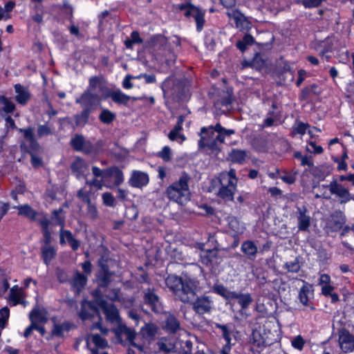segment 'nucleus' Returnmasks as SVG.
<instances>
[{
	"label": "nucleus",
	"mask_w": 354,
	"mask_h": 354,
	"mask_svg": "<svg viewBox=\"0 0 354 354\" xmlns=\"http://www.w3.org/2000/svg\"><path fill=\"white\" fill-rule=\"evenodd\" d=\"M70 329H71V324L68 322H64L61 324H55L53 326V328L52 329L51 333H50V337H63L64 332L69 331Z\"/></svg>",
	"instance_id": "obj_30"
},
{
	"label": "nucleus",
	"mask_w": 354,
	"mask_h": 354,
	"mask_svg": "<svg viewBox=\"0 0 354 354\" xmlns=\"http://www.w3.org/2000/svg\"><path fill=\"white\" fill-rule=\"evenodd\" d=\"M338 335L342 351L344 353L353 351L354 350V335L345 328L339 330Z\"/></svg>",
	"instance_id": "obj_11"
},
{
	"label": "nucleus",
	"mask_w": 354,
	"mask_h": 354,
	"mask_svg": "<svg viewBox=\"0 0 354 354\" xmlns=\"http://www.w3.org/2000/svg\"><path fill=\"white\" fill-rule=\"evenodd\" d=\"M84 165V162L81 158H77L71 166V169L74 172H80Z\"/></svg>",
	"instance_id": "obj_63"
},
{
	"label": "nucleus",
	"mask_w": 354,
	"mask_h": 354,
	"mask_svg": "<svg viewBox=\"0 0 354 354\" xmlns=\"http://www.w3.org/2000/svg\"><path fill=\"white\" fill-rule=\"evenodd\" d=\"M115 333L118 339L120 338L121 335H125L130 344L134 342V339L136 335V333L133 329L123 324L120 325L115 329Z\"/></svg>",
	"instance_id": "obj_22"
},
{
	"label": "nucleus",
	"mask_w": 354,
	"mask_h": 354,
	"mask_svg": "<svg viewBox=\"0 0 354 354\" xmlns=\"http://www.w3.org/2000/svg\"><path fill=\"white\" fill-rule=\"evenodd\" d=\"M185 80L184 79L167 77L162 84L164 97L181 98L184 95Z\"/></svg>",
	"instance_id": "obj_6"
},
{
	"label": "nucleus",
	"mask_w": 354,
	"mask_h": 354,
	"mask_svg": "<svg viewBox=\"0 0 354 354\" xmlns=\"http://www.w3.org/2000/svg\"><path fill=\"white\" fill-rule=\"evenodd\" d=\"M158 156L161 158L164 161L169 162L171 159V150L168 146L162 148V151L158 152Z\"/></svg>",
	"instance_id": "obj_51"
},
{
	"label": "nucleus",
	"mask_w": 354,
	"mask_h": 354,
	"mask_svg": "<svg viewBox=\"0 0 354 354\" xmlns=\"http://www.w3.org/2000/svg\"><path fill=\"white\" fill-rule=\"evenodd\" d=\"M292 346L299 351H301L304 348L305 341L301 335H297L292 340Z\"/></svg>",
	"instance_id": "obj_55"
},
{
	"label": "nucleus",
	"mask_w": 354,
	"mask_h": 354,
	"mask_svg": "<svg viewBox=\"0 0 354 354\" xmlns=\"http://www.w3.org/2000/svg\"><path fill=\"white\" fill-rule=\"evenodd\" d=\"M88 305H89L90 309L92 311H93L94 313H96V316L98 317V321L96 322L95 323L93 324V325L91 327V330H94V329L100 330L101 328V326H102V316L100 315V310H99L98 308L96 307L92 303H89Z\"/></svg>",
	"instance_id": "obj_46"
},
{
	"label": "nucleus",
	"mask_w": 354,
	"mask_h": 354,
	"mask_svg": "<svg viewBox=\"0 0 354 354\" xmlns=\"http://www.w3.org/2000/svg\"><path fill=\"white\" fill-rule=\"evenodd\" d=\"M56 251L51 245H44L41 248V256L44 263L48 265L55 257Z\"/></svg>",
	"instance_id": "obj_34"
},
{
	"label": "nucleus",
	"mask_w": 354,
	"mask_h": 354,
	"mask_svg": "<svg viewBox=\"0 0 354 354\" xmlns=\"http://www.w3.org/2000/svg\"><path fill=\"white\" fill-rule=\"evenodd\" d=\"M250 342L252 344L250 350L254 353L259 351L258 348L266 347L272 344L271 341L268 339V337L262 335L261 332L257 329L252 330Z\"/></svg>",
	"instance_id": "obj_13"
},
{
	"label": "nucleus",
	"mask_w": 354,
	"mask_h": 354,
	"mask_svg": "<svg viewBox=\"0 0 354 354\" xmlns=\"http://www.w3.org/2000/svg\"><path fill=\"white\" fill-rule=\"evenodd\" d=\"M56 276L57 280L60 283H66L69 281V278L67 273L63 269H61L59 268H57L56 269Z\"/></svg>",
	"instance_id": "obj_57"
},
{
	"label": "nucleus",
	"mask_w": 354,
	"mask_h": 354,
	"mask_svg": "<svg viewBox=\"0 0 354 354\" xmlns=\"http://www.w3.org/2000/svg\"><path fill=\"white\" fill-rule=\"evenodd\" d=\"M87 214L93 220H95L98 216L97 208L92 203L87 205Z\"/></svg>",
	"instance_id": "obj_58"
},
{
	"label": "nucleus",
	"mask_w": 354,
	"mask_h": 354,
	"mask_svg": "<svg viewBox=\"0 0 354 354\" xmlns=\"http://www.w3.org/2000/svg\"><path fill=\"white\" fill-rule=\"evenodd\" d=\"M87 277L81 273L80 271L76 270L74 277L71 281V286L75 293L78 295L82 290L84 288L87 283Z\"/></svg>",
	"instance_id": "obj_21"
},
{
	"label": "nucleus",
	"mask_w": 354,
	"mask_h": 354,
	"mask_svg": "<svg viewBox=\"0 0 354 354\" xmlns=\"http://www.w3.org/2000/svg\"><path fill=\"white\" fill-rule=\"evenodd\" d=\"M93 174L96 177H102L103 178H107L106 176V169H100V168L93 166L92 167Z\"/></svg>",
	"instance_id": "obj_62"
},
{
	"label": "nucleus",
	"mask_w": 354,
	"mask_h": 354,
	"mask_svg": "<svg viewBox=\"0 0 354 354\" xmlns=\"http://www.w3.org/2000/svg\"><path fill=\"white\" fill-rule=\"evenodd\" d=\"M64 235L66 236V240L70 244L73 250H77L80 248V242L73 237L71 232L68 230H65Z\"/></svg>",
	"instance_id": "obj_44"
},
{
	"label": "nucleus",
	"mask_w": 354,
	"mask_h": 354,
	"mask_svg": "<svg viewBox=\"0 0 354 354\" xmlns=\"http://www.w3.org/2000/svg\"><path fill=\"white\" fill-rule=\"evenodd\" d=\"M176 8L180 10H184L185 17H192L194 18L198 31H201L203 29L205 23V11L201 10L199 8L190 3L178 4L176 6Z\"/></svg>",
	"instance_id": "obj_7"
},
{
	"label": "nucleus",
	"mask_w": 354,
	"mask_h": 354,
	"mask_svg": "<svg viewBox=\"0 0 354 354\" xmlns=\"http://www.w3.org/2000/svg\"><path fill=\"white\" fill-rule=\"evenodd\" d=\"M167 44V39L162 35H154L151 37L149 45L156 50H160Z\"/></svg>",
	"instance_id": "obj_31"
},
{
	"label": "nucleus",
	"mask_w": 354,
	"mask_h": 354,
	"mask_svg": "<svg viewBox=\"0 0 354 354\" xmlns=\"http://www.w3.org/2000/svg\"><path fill=\"white\" fill-rule=\"evenodd\" d=\"M110 260L109 254L105 252L97 261L98 270L96 273V280L100 288H106L113 281L112 278L115 272L109 269L108 262Z\"/></svg>",
	"instance_id": "obj_5"
},
{
	"label": "nucleus",
	"mask_w": 354,
	"mask_h": 354,
	"mask_svg": "<svg viewBox=\"0 0 354 354\" xmlns=\"http://www.w3.org/2000/svg\"><path fill=\"white\" fill-rule=\"evenodd\" d=\"M191 178L188 174L183 172L179 180L170 186L166 190V194L170 200L181 203L183 197L189 195L188 183Z\"/></svg>",
	"instance_id": "obj_4"
},
{
	"label": "nucleus",
	"mask_w": 354,
	"mask_h": 354,
	"mask_svg": "<svg viewBox=\"0 0 354 354\" xmlns=\"http://www.w3.org/2000/svg\"><path fill=\"white\" fill-rule=\"evenodd\" d=\"M102 200L103 203L105 205L109 207H113L114 206V202H115V198L112 195V194L109 192H105L102 194Z\"/></svg>",
	"instance_id": "obj_56"
},
{
	"label": "nucleus",
	"mask_w": 354,
	"mask_h": 354,
	"mask_svg": "<svg viewBox=\"0 0 354 354\" xmlns=\"http://www.w3.org/2000/svg\"><path fill=\"white\" fill-rule=\"evenodd\" d=\"M102 145H102V140L97 141L96 142V145H94L91 143V142L90 140H86L85 138L80 151H82L86 154L97 153H98L99 148L102 147Z\"/></svg>",
	"instance_id": "obj_29"
},
{
	"label": "nucleus",
	"mask_w": 354,
	"mask_h": 354,
	"mask_svg": "<svg viewBox=\"0 0 354 354\" xmlns=\"http://www.w3.org/2000/svg\"><path fill=\"white\" fill-rule=\"evenodd\" d=\"M15 92L17 95L15 97L16 101L21 104H26L30 98V93L28 90L22 85L17 84L15 86Z\"/></svg>",
	"instance_id": "obj_26"
},
{
	"label": "nucleus",
	"mask_w": 354,
	"mask_h": 354,
	"mask_svg": "<svg viewBox=\"0 0 354 354\" xmlns=\"http://www.w3.org/2000/svg\"><path fill=\"white\" fill-rule=\"evenodd\" d=\"M215 327L216 328H219L222 330L223 337L225 339L227 344H231V338H230V334L227 326L225 325H222V324L216 323V324H215Z\"/></svg>",
	"instance_id": "obj_52"
},
{
	"label": "nucleus",
	"mask_w": 354,
	"mask_h": 354,
	"mask_svg": "<svg viewBox=\"0 0 354 354\" xmlns=\"http://www.w3.org/2000/svg\"><path fill=\"white\" fill-rule=\"evenodd\" d=\"M75 102L77 104H80L84 109H88L90 112H92L100 104V97L98 95L87 90Z\"/></svg>",
	"instance_id": "obj_9"
},
{
	"label": "nucleus",
	"mask_w": 354,
	"mask_h": 354,
	"mask_svg": "<svg viewBox=\"0 0 354 354\" xmlns=\"http://www.w3.org/2000/svg\"><path fill=\"white\" fill-rule=\"evenodd\" d=\"M214 292L222 296L225 299L230 301H236L241 306V311L243 309V294L230 291L222 284L215 285L213 287Z\"/></svg>",
	"instance_id": "obj_10"
},
{
	"label": "nucleus",
	"mask_w": 354,
	"mask_h": 354,
	"mask_svg": "<svg viewBox=\"0 0 354 354\" xmlns=\"http://www.w3.org/2000/svg\"><path fill=\"white\" fill-rule=\"evenodd\" d=\"M77 196L87 205L91 203L89 194L84 192L82 189L78 191Z\"/></svg>",
	"instance_id": "obj_64"
},
{
	"label": "nucleus",
	"mask_w": 354,
	"mask_h": 354,
	"mask_svg": "<svg viewBox=\"0 0 354 354\" xmlns=\"http://www.w3.org/2000/svg\"><path fill=\"white\" fill-rule=\"evenodd\" d=\"M92 342L100 348H105L109 346L108 342L106 339L102 337L98 334H92Z\"/></svg>",
	"instance_id": "obj_47"
},
{
	"label": "nucleus",
	"mask_w": 354,
	"mask_h": 354,
	"mask_svg": "<svg viewBox=\"0 0 354 354\" xmlns=\"http://www.w3.org/2000/svg\"><path fill=\"white\" fill-rule=\"evenodd\" d=\"M149 181V175L146 172L133 170L129 180V184L133 187L142 188L146 186Z\"/></svg>",
	"instance_id": "obj_15"
},
{
	"label": "nucleus",
	"mask_w": 354,
	"mask_h": 354,
	"mask_svg": "<svg viewBox=\"0 0 354 354\" xmlns=\"http://www.w3.org/2000/svg\"><path fill=\"white\" fill-rule=\"evenodd\" d=\"M15 208L19 210V215L24 216L31 221H36L37 216H39V213L28 205H19Z\"/></svg>",
	"instance_id": "obj_28"
},
{
	"label": "nucleus",
	"mask_w": 354,
	"mask_h": 354,
	"mask_svg": "<svg viewBox=\"0 0 354 354\" xmlns=\"http://www.w3.org/2000/svg\"><path fill=\"white\" fill-rule=\"evenodd\" d=\"M89 303H93V301H82L81 304V309L78 313L79 317L82 320L85 321L86 319H92L95 316H96V313L92 311L89 308Z\"/></svg>",
	"instance_id": "obj_25"
},
{
	"label": "nucleus",
	"mask_w": 354,
	"mask_h": 354,
	"mask_svg": "<svg viewBox=\"0 0 354 354\" xmlns=\"http://www.w3.org/2000/svg\"><path fill=\"white\" fill-rule=\"evenodd\" d=\"M234 133L232 129H226L218 123L214 127L201 129V139L198 142L200 148H206L209 153L217 156L221 151V145L224 142L225 136H230Z\"/></svg>",
	"instance_id": "obj_1"
},
{
	"label": "nucleus",
	"mask_w": 354,
	"mask_h": 354,
	"mask_svg": "<svg viewBox=\"0 0 354 354\" xmlns=\"http://www.w3.org/2000/svg\"><path fill=\"white\" fill-rule=\"evenodd\" d=\"M142 292L144 304L149 306L154 313H161L163 310V306L159 296L155 292V289L148 288L145 289Z\"/></svg>",
	"instance_id": "obj_8"
},
{
	"label": "nucleus",
	"mask_w": 354,
	"mask_h": 354,
	"mask_svg": "<svg viewBox=\"0 0 354 354\" xmlns=\"http://www.w3.org/2000/svg\"><path fill=\"white\" fill-rule=\"evenodd\" d=\"M142 41L139 32L138 31H133L131 34V38H127L124 41V44L127 48H132L133 44H142Z\"/></svg>",
	"instance_id": "obj_42"
},
{
	"label": "nucleus",
	"mask_w": 354,
	"mask_h": 354,
	"mask_svg": "<svg viewBox=\"0 0 354 354\" xmlns=\"http://www.w3.org/2000/svg\"><path fill=\"white\" fill-rule=\"evenodd\" d=\"M218 180L221 187L217 192V195L225 201H232L237 183L235 170L231 169L229 171L222 172Z\"/></svg>",
	"instance_id": "obj_3"
},
{
	"label": "nucleus",
	"mask_w": 354,
	"mask_h": 354,
	"mask_svg": "<svg viewBox=\"0 0 354 354\" xmlns=\"http://www.w3.org/2000/svg\"><path fill=\"white\" fill-rule=\"evenodd\" d=\"M63 212L62 208H59L57 209H55L53 212V218L57 220V223L61 227H64V219L59 216V214Z\"/></svg>",
	"instance_id": "obj_60"
},
{
	"label": "nucleus",
	"mask_w": 354,
	"mask_h": 354,
	"mask_svg": "<svg viewBox=\"0 0 354 354\" xmlns=\"http://www.w3.org/2000/svg\"><path fill=\"white\" fill-rule=\"evenodd\" d=\"M346 222L344 213L340 210L334 211L326 223L327 227L333 232L340 230Z\"/></svg>",
	"instance_id": "obj_12"
},
{
	"label": "nucleus",
	"mask_w": 354,
	"mask_h": 354,
	"mask_svg": "<svg viewBox=\"0 0 354 354\" xmlns=\"http://www.w3.org/2000/svg\"><path fill=\"white\" fill-rule=\"evenodd\" d=\"M115 113L106 109H103L99 115V120L106 124L112 123L113 121L115 120Z\"/></svg>",
	"instance_id": "obj_37"
},
{
	"label": "nucleus",
	"mask_w": 354,
	"mask_h": 354,
	"mask_svg": "<svg viewBox=\"0 0 354 354\" xmlns=\"http://www.w3.org/2000/svg\"><path fill=\"white\" fill-rule=\"evenodd\" d=\"M311 286L308 283L304 285L299 292V299L300 302L304 306L308 305V297L310 294Z\"/></svg>",
	"instance_id": "obj_38"
},
{
	"label": "nucleus",
	"mask_w": 354,
	"mask_h": 354,
	"mask_svg": "<svg viewBox=\"0 0 354 354\" xmlns=\"http://www.w3.org/2000/svg\"><path fill=\"white\" fill-rule=\"evenodd\" d=\"M192 305L193 309L196 313L203 315L211 310L212 301L208 296L203 295L197 297L196 299L193 301Z\"/></svg>",
	"instance_id": "obj_16"
},
{
	"label": "nucleus",
	"mask_w": 354,
	"mask_h": 354,
	"mask_svg": "<svg viewBox=\"0 0 354 354\" xmlns=\"http://www.w3.org/2000/svg\"><path fill=\"white\" fill-rule=\"evenodd\" d=\"M107 178L113 177L115 178L114 185L118 186L124 181L123 172L118 167L113 166L106 168Z\"/></svg>",
	"instance_id": "obj_27"
},
{
	"label": "nucleus",
	"mask_w": 354,
	"mask_h": 354,
	"mask_svg": "<svg viewBox=\"0 0 354 354\" xmlns=\"http://www.w3.org/2000/svg\"><path fill=\"white\" fill-rule=\"evenodd\" d=\"M29 319L35 322H40L41 324H45L48 321L45 310L38 308H34L30 312Z\"/></svg>",
	"instance_id": "obj_33"
},
{
	"label": "nucleus",
	"mask_w": 354,
	"mask_h": 354,
	"mask_svg": "<svg viewBox=\"0 0 354 354\" xmlns=\"http://www.w3.org/2000/svg\"><path fill=\"white\" fill-rule=\"evenodd\" d=\"M310 172L315 177L319 180H324L325 178V173L322 167H313L310 169Z\"/></svg>",
	"instance_id": "obj_54"
},
{
	"label": "nucleus",
	"mask_w": 354,
	"mask_h": 354,
	"mask_svg": "<svg viewBox=\"0 0 354 354\" xmlns=\"http://www.w3.org/2000/svg\"><path fill=\"white\" fill-rule=\"evenodd\" d=\"M283 267L290 272H298L301 268L298 257H296L293 261L286 262Z\"/></svg>",
	"instance_id": "obj_45"
},
{
	"label": "nucleus",
	"mask_w": 354,
	"mask_h": 354,
	"mask_svg": "<svg viewBox=\"0 0 354 354\" xmlns=\"http://www.w3.org/2000/svg\"><path fill=\"white\" fill-rule=\"evenodd\" d=\"M106 318L108 321L113 323L118 320L119 314L114 305H111L104 310Z\"/></svg>",
	"instance_id": "obj_39"
},
{
	"label": "nucleus",
	"mask_w": 354,
	"mask_h": 354,
	"mask_svg": "<svg viewBox=\"0 0 354 354\" xmlns=\"http://www.w3.org/2000/svg\"><path fill=\"white\" fill-rule=\"evenodd\" d=\"M248 140L257 150H261L264 146V140L259 135L248 136Z\"/></svg>",
	"instance_id": "obj_41"
},
{
	"label": "nucleus",
	"mask_w": 354,
	"mask_h": 354,
	"mask_svg": "<svg viewBox=\"0 0 354 354\" xmlns=\"http://www.w3.org/2000/svg\"><path fill=\"white\" fill-rule=\"evenodd\" d=\"M327 187L332 194H335L340 198V203H346L351 201V194L348 190L335 180L332 181Z\"/></svg>",
	"instance_id": "obj_14"
},
{
	"label": "nucleus",
	"mask_w": 354,
	"mask_h": 354,
	"mask_svg": "<svg viewBox=\"0 0 354 354\" xmlns=\"http://www.w3.org/2000/svg\"><path fill=\"white\" fill-rule=\"evenodd\" d=\"M9 298H10L9 303H10V305H11V306H14L19 304H21L24 306H25L26 302L21 299V292L18 290H15L14 288H12L10 290Z\"/></svg>",
	"instance_id": "obj_40"
},
{
	"label": "nucleus",
	"mask_w": 354,
	"mask_h": 354,
	"mask_svg": "<svg viewBox=\"0 0 354 354\" xmlns=\"http://www.w3.org/2000/svg\"><path fill=\"white\" fill-rule=\"evenodd\" d=\"M157 331L158 327L155 324H147L141 328L140 333L144 338L151 339L156 336Z\"/></svg>",
	"instance_id": "obj_32"
},
{
	"label": "nucleus",
	"mask_w": 354,
	"mask_h": 354,
	"mask_svg": "<svg viewBox=\"0 0 354 354\" xmlns=\"http://www.w3.org/2000/svg\"><path fill=\"white\" fill-rule=\"evenodd\" d=\"M298 228L301 231H307L310 225V217L306 214L307 208L305 206L297 207Z\"/></svg>",
	"instance_id": "obj_17"
},
{
	"label": "nucleus",
	"mask_w": 354,
	"mask_h": 354,
	"mask_svg": "<svg viewBox=\"0 0 354 354\" xmlns=\"http://www.w3.org/2000/svg\"><path fill=\"white\" fill-rule=\"evenodd\" d=\"M167 287L183 303L192 302L196 296V283L188 277L169 274L165 279Z\"/></svg>",
	"instance_id": "obj_2"
},
{
	"label": "nucleus",
	"mask_w": 354,
	"mask_h": 354,
	"mask_svg": "<svg viewBox=\"0 0 354 354\" xmlns=\"http://www.w3.org/2000/svg\"><path fill=\"white\" fill-rule=\"evenodd\" d=\"M52 134L51 129L47 124L39 125L37 127V136L39 138Z\"/></svg>",
	"instance_id": "obj_53"
},
{
	"label": "nucleus",
	"mask_w": 354,
	"mask_h": 354,
	"mask_svg": "<svg viewBox=\"0 0 354 354\" xmlns=\"http://www.w3.org/2000/svg\"><path fill=\"white\" fill-rule=\"evenodd\" d=\"M258 252V248L254 242L251 241H245V254L250 260H254Z\"/></svg>",
	"instance_id": "obj_35"
},
{
	"label": "nucleus",
	"mask_w": 354,
	"mask_h": 354,
	"mask_svg": "<svg viewBox=\"0 0 354 354\" xmlns=\"http://www.w3.org/2000/svg\"><path fill=\"white\" fill-rule=\"evenodd\" d=\"M232 102L231 93L229 90L218 91V97L214 101L216 109H221L223 106H228Z\"/></svg>",
	"instance_id": "obj_23"
},
{
	"label": "nucleus",
	"mask_w": 354,
	"mask_h": 354,
	"mask_svg": "<svg viewBox=\"0 0 354 354\" xmlns=\"http://www.w3.org/2000/svg\"><path fill=\"white\" fill-rule=\"evenodd\" d=\"M106 97H110L114 103L118 105H124L128 107L131 96L127 95L122 93L121 90L118 89L109 91Z\"/></svg>",
	"instance_id": "obj_18"
},
{
	"label": "nucleus",
	"mask_w": 354,
	"mask_h": 354,
	"mask_svg": "<svg viewBox=\"0 0 354 354\" xmlns=\"http://www.w3.org/2000/svg\"><path fill=\"white\" fill-rule=\"evenodd\" d=\"M324 0H301L302 5L306 8L319 6Z\"/></svg>",
	"instance_id": "obj_59"
},
{
	"label": "nucleus",
	"mask_w": 354,
	"mask_h": 354,
	"mask_svg": "<svg viewBox=\"0 0 354 354\" xmlns=\"http://www.w3.org/2000/svg\"><path fill=\"white\" fill-rule=\"evenodd\" d=\"M217 252L216 250L204 251L201 254V261L203 264L208 266L212 264L216 258Z\"/></svg>",
	"instance_id": "obj_36"
},
{
	"label": "nucleus",
	"mask_w": 354,
	"mask_h": 354,
	"mask_svg": "<svg viewBox=\"0 0 354 354\" xmlns=\"http://www.w3.org/2000/svg\"><path fill=\"white\" fill-rule=\"evenodd\" d=\"M91 113L89 110L83 109L80 113L75 114L73 116L74 123L70 121L71 119L69 118H67L66 120H68V123L71 124L73 129L77 127H84L88 122Z\"/></svg>",
	"instance_id": "obj_19"
},
{
	"label": "nucleus",
	"mask_w": 354,
	"mask_h": 354,
	"mask_svg": "<svg viewBox=\"0 0 354 354\" xmlns=\"http://www.w3.org/2000/svg\"><path fill=\"white\" fill-rule=\"evenodd\" d=\"M230 157L232 162L241 164L243 162V151L233 149Z\"/></svg>",
	"instance_id": "obj_50"
},
{
	"label": "nucleus",
	"mask_w": 354,
	"mask_h": 354,
	"mask_svg": "<svg viewBox=\"0 0 354 354\" xmlns=\"http://www.w3.org/2000/svg\"><path fill=\"white\" fill-rule=\"evenodd\" d=\"M85 138L82 134H75L71 140L70 144L73 149L77 151H80Z\"/></svg>",
	"instance_id": "obj_43"
},
{
	"label": "nucleus",
	"mask_w": 354,
	"mask_h": 354,
	"mask_svg": "<svg viewBox=\"0 0 354 354\" xmlns=\"http://www.w3.org/2000/svg\"><path fill=\"white\" fill-rule=\"evenodd\" d=\"M227 16L232 21L236 28L243 30V14L239 9H232L227 11Z\"/></svg>",
	"instance_id": "obj_24"
},
{
	"label": "nucleus",
	"mask_w": 354,
	"mask_h": 354,
	"mask_svg": "<svg viewBox=\"0 0 354 354\" xmlns=\"http://www.w3.org/2000/svg\"><path fill=\"white\" fill-rule=\"evenodd\" d=\"M0 102L3 105V111L9 113H12L15 110V106L13 102L8 100L6 97L3 96L0 97Z\"/></svg>",
	"instance_id": "obj_49"
},
{
	"label": "nucleus",
	"mask_w": 354,
	"mask_h": 354,
	"mask_svg": "<svg viewBox=\"0 0 354 354\" xmlns=\"http://www.w3.org/2000/svg\"><path fill=\"white\" fill-rule=\"evenodd\" d=\"M263 65V62L258 53H255V57H254V59H252V62L245 60V64H244L245 67L252 66V67H255L257 68H261Z\"/></svg>",
	"instance_id": "obj_48"
},
{
	"label": "nucleus",
	"mask_w": 354,
	"mask_h": 354,
	"mask_svg": "<svg viewBox=\"0 0 354 354\" xmlns=\"http://www.w3.org/2000/svg\"><path fill=\"white\" fill-rule=\"evenodd\" d=\"M134 79H137L136 76H133L131 75H126L122 82L123 87L126 89H130V88H133V85L131 81Z\"/></svg>",
	"instance_id": "obj_61"
},
{
	"label": "nucleus",
	"mask_w": 354,
	"mask_h": 354,
	"mask_svg": "<svg viewBox=\"0 0 354 354\" xmlns=\"http://www.w3.org/2000/svg\"><path fill=\"white\" fill-rule=\"evenodd\" d=\"M163 329L171 334H175L180 329V324L175 315L167 313Z\"/></svg>",
	"instance_id": "obj_20"
}]
</instances>
